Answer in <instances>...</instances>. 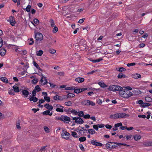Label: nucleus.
Returning <instances> with one entry per match:
<instances>
[{
    "label": "nucleus",
    "mask_w": 152,
    "mask_h": 152,
    "mask_svg": "<svg viewBox=\"0 0 152 152\" xmlns=\"http://www.w3.org/2000/svg\"><path fill=\"white\" fill-rule=\"evenodd\" d=\"M119 94L124 98H128L132 96L133 94L129 90L122 89L119 91Z\"/></svg>",
    "instance_id": "1"
},
{
    "label": "nucleus",
    "mask_w": 152,
    "mask_h": 152,
    "mask_svg": "<svg viewBox=\"0 0 152 152\" xmlns=\"http://www.w3.org/2000/svg\"><path fill=\"white\" fill-rule=\"evenodd\" d=\"M128 115L125 113H117L111 115L110 118L112 119H116L118 118H122L128 116Z\"/></svg>",
    "instance_id": "2"
},
{
    "label": "nucleus",
    "mask_w": 152,
    "mask_h": 152,
    "mask_svg": "<svg viewBox=\"0 0 152 152\" xmlns=\"http://www.w3.org/2000/svg\"><path fill=\"white\" fill-rule=\"evenodd\" d=\"M123 88L120 86L116 85H113L109 86L108 89L113 91H121Z\"/></svg>",
    "instance_id": "3"
},
{
    "label": "nucleus",
    "mask_w": 152,
    "mask_h": 152,
    "mask_svg": "<svg viewBox=\"0 0 152 152\" xmlns=\"http://www.w3.org/2000/svg\"><path fill=\"white\" fill-rule=\"evenodd\" d=\"M115 142H108L105 145L107 149L109 150H111L113 148H115L117 146V145H115Z\"/></svg>",
    "instance_id": "4"
},
{
    "label": "nucleus",
    "mask_w": 152,
    "mask_h": 152,
    "mask_svg": "<svg viewBox=\"0 0 152 152\" xmlns=\"http://www.w3.org/2000/svg\"><path fill=\"white\" fill-rule=\"evenodd\" d=\"M35 37L36 41L39 42H40L43 39L42 34L40 33H37L35 34Z\"/></svg>",
    "instance_id": "5"
},
{
    "label": "nucleus",
    "mask_w": 152,
    "mask_h": 152,
    "mask_svg": "<svg viewBox=\"0 0 152 152\" xmlns=\"http://www.w3.org/2000/svg\"><path fill=\"white\" fill-rule=\"evenodd\" d=\"M72 119L73 121H75V123L80 124H83L84 122L83 120L79 117H73Z\"/></svg>",
    "instance_id": "6"
},
{
    "label": "nucleus",
    "mask_w": 152,
    "mask_h": 152,
    "mask_svg": "<svg viewBox=\"0 0 152 152\" xmlns=\"http://www.w3.org/2000/svg\"><path fill=\"white\" fill-rule=\"evenodd\" d=\"M41 78L40 80V83L42 85H45L48 83L46 77L44 75L42 74Z\"/></svg>",
    "instance_id": "7"
},
{
    "label": "nucleus",
    "mask_w": 152,
    "mask_h": 152,
    "mask_svg": "<svg viewBox=\"0 0 152 152\" xmlns=\"http://www.w3.org/2000/svg\"><path fill=\"white\" fill-rule=\"evenodd\" d=\"M7 21L9 22L10 24L12 26H14L15 23V21L14 18L12 16H10Z\"/></svg>",
    "instance_id": "8"
},
{
    "label": "nucleus",
    "mask_w": 152,
    "mask_h": 152,
    "mask_svg": "<svg viewBox=\"0 0 152 152\" xmlns=\"http://www.w3.org/2000/svg\"><path fill=\"white\" fill-rule=\"evenodd\" d=\"M70 135V134L66 131H63V133L61 134L62 137L66 140L69 139Z\"/></svg>",
    "instance_id": "9"
},
{
    "label": "nucleus",
    "mask_w": 152,
    "mask_h": 152,
    "mask_svg": "<svg viewBox=\"0 0 152 152\" xmlns=\"http://www.w3.org/2000/svg\"><path fill=\"white\" fill-rule=\"evenodd\" d=\"M83 104L86 105H91L92 106H94L95 105V103L94 102L89 100H85L83 102Z\"/></svg>",
    "instance_id": "10"
},
{
    "label": "nucleus",
    "mask_w": 152,
    "mask_h": 152,
    "mask_svg": "<svg viewBox=\"0 0 152 152\" xmlns=\"http://www.w3.org/2000/svg\"><path fill=\"white\" fill-rule=\"evenodd\" d=\"M56 111L57 112L61 113H62L63 112L64 110L63 109L64 107L63 106H61L59 104H56Z\"/></svg>",
    "instance_id": "11"
},
{
    "label": "nucleus",
    "mask_w": 152,
    "mask_h": 152,
    "mask_svg": "<svg viewBox=\"0 0 152 152\" xmlns=\"http://www.w3.org/2000/svg\"><path fill=\"white\" fill-rule=\"evenodd\" d=\"M91 143L93 145L96 146H101L102 145V143L97 142L96 140H91Z\"/></svg>",
    "instance_id": "12"
},
{
    "label": "nucleus",
    "mask_w": 152,
    "mask_h": 152,
    "mask_svg": "<svg viewBox=\"0 0 152 152\" xmlns=\"http://www.w3.org/2000/svg\"><path fill=\"white\" fill-rule=\"evenodd\" d=\"M70 120V119L69 117L65 115H62V121L66 123H69Z\"/></svg>",
    "instance_id": "13"
},
{
    "label": "nucleus",
    "mask_w": 152,
    "mask_h": 152,
    "mask_svg": "<svg viewBox=\"0 0 152 152\" xmlns=\"http://www.w3.org/2000/svg\"><path fill=\"white\" fill-rule=\"evenodd\" d=\"M21 92L23 95L24 96L25 98L27 97L29 94V92L26 89L22 90Z\"/></svg>",
    "instance_id": "14"
},
{
    "label": "nucleus",
    "mask_w": 152,
    "mask_h": 152,
    "mask_svg": "<svg viewBox=\"0 0 152 152\" xmlns=\"http://www.w3.org/2000/svg\"><path fill=\"white\" fill-rule=\"evenodd\" d=\"M53 99L57 101H61L63 100V98L59 95H56L53 96Z\"/></svg>",
    "instance_id": "15"
},
{
    "label": "nucleus",
    "mask_w": 152,
    "mask_h": 152,
    "mask_svg": "<svg viewBox=\"0 0 152 152\" xmlns=\"http://www.w3.org/2000/svg\"><path fill=\"white\" fill-rule=\"evenodd\" d=\"M78 42H79V46H83L86 44L85 40L83 39H81L79 41V40H78Z\"/></svg>",
    "instance_id": "16"
},
{
    "label": "nucleus",
    "mask_w": 152,
    "mask_h": 152,
    "mask_svg": "<svg viewBox=\"0 0 152 152\" xmlns=\"http://www.w3.org/2000/svg\"><path fill=\"white\" fill-rule=\"evenodd\" d=\"M132 77L133 78L135 79H137L141 78V75L138 73L133 74L132 75Z\"/></svg>",
    "instance_id": "17"
},
{
    "label": "nucleus",
    "mask_w": 152,
    "mask_h": 152,
    "mask_svg": "<svg viewBox=\"0 0 152 152\" xmlns=\"http://www.w3.org/2000/svg\"><path fill=\"white\" fill-rule=\"evenodd\" d=\"M44 106L46 109L50 111L52 110L53 109V107L52 105H49L48 104H45L44 105Z\"/></svg>",
    "instance_id": "18"
},
{
    "label": "nucleus",
    "mask_w": 152,
    "mask_h": 152,
    "mask_svg": "<svg viewBox=\"0 0 152 152\" xmlns=\"http://www.w3.org/2000/svg\"><path fill=\"white\" fill-rule=\"evenodd\" d=\"M6 52V50L4 48H2L0 50V54L1 56H4Z\"/></svg>",
    "instance_id": "19"
},
{
    "label": "nucleus",
    "mask_w": 152,
    "mask_h": 152,
    "mask_svg": "<svg viewBox=\"0 0 152 152\" xmlns=\"http://www.w3.org/2000/svg\"><path fill=\"white\" fill-rule=\"evenodd\" d=\"M75 80L79 83H81L84 81V79L83 77H77L75 79Z\"/></svg>",
    "instance_id": "20"
},
{
    "label": "nucleus",
    "mask_w": 152,
    "mask_h": 152,
    "mask_svg": "<svg viewBox=\"0 0 152 152\" xmlns=\"http://www.w3.org/2000/svg\"><path fill=\"white\" fill-rule=\"evenodd\" d=\"M42 114L44 115H48L50 116H51L53 114L52 113H50V111L49 110H46L43 112Z\"/></svg>",
    "instance_id": "21"
},
{
    "label": "nucleus",
    "mask_w": 152,
    "mask_h": 152,
    "mask_svg": "<svg viewBox=\"0 0 152 152\" xmlns=\"http://www.w3.org/2000/svg\"><path fill=\"white\" fill-rule=\"evenodd\" d=\"M87 130L88 133L92 135L96 133V132L94 129H88Z\"/></svg>",
    "instance_id": "22"
},
{
    "label": "nucleus",
    "mask_w": 152,
    "mask_h": 152,
    "mask_svg": "<svg viewBox=\"0 0 152 152\" xmlns=\"http://www.w3.org/2000/svg\"><path fill=\"white\" fill-rule=\"evenodd\" d=\"M1 80L3 82L7 83H8V79L5 77H1L0 78Z\"/></svg>",
    "instance_id": "23"
},
{
    "label": "nucleus",
    "mask_w": 152,
    "mask_h": 152,
    "mask_svg": "<svg viewBox=\"0 0 152 152\" xmlns=\"http://www.w3.org/2000/svg\"><path fill=\"white\" fill-rule=\"evenodd\" d=\"M13 88L14 91L16 92H18L19 91V88L17 85H14Z\"/></svg>",
    "instance_id": "24"
},
{
    "label": "nucleus",
    "mask_w": 152,
    "mask_h": 152,
    "mask_svg": "<svg viewBox=\"0 0 152 152\" xmlns=\"http://www.w3.org/2000/svg\"><path fill=\"white\" fill-rule=\"evenodd\" d=\"M118 78H125L126 77V75L123 73H120L118 75Z\"/></svg>",
    "instance_id": "25"
},
{
    "label": "nucleus",
    "mask_w": 152,
    "mask_h": 152,
    "mask_svg": "<svg viewBox=\"0 0 152 152\" xmlns=\"http://www.w3.org/2000/svg\"><path fill=\"white\" fill-rule=\"evenodd\" d=\"M117 70L119 72H121L126 71V69L123 67H121L120 68L117 69Z\"/></svg>",
    "instance_id": "26"
},
{
    "label": "nucleus",
    "mask_w": 152,
    "mask_h": 152,
    "mask_svg": "<svg viewBox=\"0 0 152 152\" xmlns=\"http://www.w3.org/2000/svg\"><path fill=\"white\" fill-rule=\"evenodd\" d=\"M29 100L31 101H32L34 102H36L38 100V99L36 97L32 96L29 99Z\"/></svg>",
    "instance_id": "27"
},
{
    "label": "nucleus",
    "mask_w": 152,
    "mask_h": 152,
    "mask_svg": "<svg viewBox=\"0 0 152 152\" xmlns=\"http://www.w3.org/2000/svg\"><path fill=\"white\" fill-rule=\"evenodd\" d=\"M98 84L102 87L105 88L106 87V85L103 82H100L98 83Z\"/></svg>",
    "instance_id": "28"
},
{
    "label": "nucleus",
    "mask_w": 152,
    "mask_h": 152,
    "mask_svg": "<svg viewBox=\"0 0 152 152\" xmlns=\"http://www.w3.org/2000/svg\"><path fill=\"white\" fill-rule=\"evenodd\" d=\"M86 140V137L83 136L80 137L79 138V140L81 142H83L85 141Z\"/></svg>",
    "instance_id": "29"
},
{
    "label": "nucleus",
    "mask_w": 152,
    "mask_h": 152,
    "mask_svg": "<svg viewBox=\"0 0 152 152\" xmlns=\"http://www.w3.org/2000/svg\"><path fill=\"white\" fill-rule=\"evenodd\" d=\"M70 112H71L72 113V114L74 115H77L78 114V112L77 111L75 110H70Z\"/></svg>",
    "instance_id": "30"
},
{
    "label": "nucleus",
    "mask_w": 152,
    "mask_h": 152,
    "mask_svg": "<svg viewBox=\"0 0 152 152\" xmlns=\"http://www.w3.org/2000/svg\"><path fill=\"white\" fill-rule=\"evenodd\" d=\"M141 136L138 134H137L134 136L135 140L137 141L139 140L141 138Z\"/></svg>",
    "instance_id": "31"
},
{
    "label": "nucleus",
    "mask_w": 152,
    "mask_h": 152,
    "mask_svg": "<svg viewBox=\"0 0 152 152\" xmlns=\"http://www.w3.org/2000/svg\"><path fill=\"white\" fill-rule=\"evenodd\" d=\"M72 135L73 137L77 138H78L79 137V136L77 135V134L75 132H72Z\"/></svg>",
    "instance_id": "32"
},
{
    "label": "nucleus",
    "mask_w": 152,
    "mask_h": 152,
    "mask_svg": "<svg viewBox=\"0 0 152 152\" xmlns=\"http://www.w3.org/2000/svg\"><path fill=\"white\" fill-rule=\"evenodd\" d=\"M43 51L42 50H39V51H37L36 52V55L37 56H42V54L43 53Z\"/></svg>",
    "instance_id": "33"
},
{
    "label": "nucleus",
    "mask_w": 152,
    "mask_h": 152,
    "mask_svg": "<svg viewBox=\"0 0 152 152\" xmlns=\"http://www.w3.org/2000/svg\"><path fill=\"white\" fill-rule=\"evenodd\" d=\"M145 100L147 102H151L152 101V99L149 96L146 97L145 98Z\"/></svg>",
    "instance_id": "34"
},
{
    "label": "nucleus",
    "mask_w": 152,
    "mask_h": 152,
    "mask_svg": "<svg viewBox=\"0 0 152 152\" xmlns=\"http://www.w3.org/2000/svg\"><path fill=\"white\" fill-rule=\"evenodd\" d=\"M33 64H34V65L35 67H36L37 69H38L39 70H41V69L40 68V67L39 66V65L35 62L34 61L33 62Z\"/></svg>",
    "instance_id": "35"
},
{
    "label": "nucleus",
    "mask_w": 152,
    "mask_h": 152,
    "mask_svg": "<svg viewBox=\"0 0 152 152\" xmlns=\"http://www.w3.org/2000/svg\"><path fill=\"white\" fill-rule=\"evenodd\" d=\"M34 89L37 92H39L41 90L40 87L38 85L36 86Z\"/></svg>",
    "instance_id": "36"
},
{
    "label": "nucleus",
    "mask_w": 152,
    "mask_h": 152,
    "mask_svg": "<svg viewBox=\"0 0 152 152\" xmlns=\"http://www.w3.org/2000/svg\"><path fill=\"white\" fill-rule=\"evenodd\" d=\"M77 115L80 117H83L84 113L83 111H80L78 113V112Z\"/></svg>",
    "instance_id": "37"
},
{
    "label": "nucleus",
    "mask_w": 152,
    "mask_h": 152,
    "mask_svg": "<svg viewBox=\"0 0 152 152\" xmlns=\"http://www.w3.org/2000/svg\"><path fill=\"white\" fill-rule=\"evenodd\" d=\"M44 98L45 100L49 102L50 101V98L49 97L46 96H44Z\"/></svg>",
    "instance_id": "38"
},
{
    "label": "nucleus",
    "mask_w": 152,
    "mask_h": 152,
    "mask_svg": "<svg viewBox=\"0 0 152 152\" xmlns=\"http://www.w3.org/2000/svg\"><path fill=\"white\" fill-rule=\"evenodd\" d=\"M54 27V28L53 29V32L54 33H55L58 31V28L56 26H55Z\"/></svg>",
    "instance_id": "39"
},
{
    "label": "nucleus",
    "mask_w": 152,
    "mask_h": 152,
    "mask_svg": "<svg viewBox=\"0 0 152 152\" xmlns=\"http://www.w3.org/2000/svg\"><path fill=\"white\" fill-rule=\"evenodd\" d=\"M75 96V94L72 93H69L67 95V97L68 98L70 97H73Z\"/></svg>",
    "instance_id": "40"
},
{
    "label": "nucleus",
    "mask_w": 152,
    "mask_h": 152,
    "mask_svg": "<svg viewBox=\"0 0 152 152\" xmlns=\"http://www.w3.org/2000/svg\"><path fill=\"white\" fill-rule=\"evenodd\" d=\"M150 105V104L149 103H143V104H142V106L144 107H148Z\"/></svg>",
    "instance_id": "41"
},
{
    "label": "nucleus",
    "mask_w": 152,
    "mask_h": 152,
    "mask_svg": "<svg viewBox=\"0 0 152 152\" xmlns=\"http://www.w3.org/2000/svg\"><path fill=\"white\" fill-rule=\"evenodd\" d=\"M115 144H116V145L117 146V145H126L127 146H129V145H127L126 144L121 143H117V142H115Z\"/></svg>",
    "instance_id": "42"
},
{
    "label": "nucleus",
    "mask_w": 152,
    "mask_h": 152,
    "mask_svg": "<svg viewBox=\"0 0 152 152\" xmlns=\"http://www.w3.org/2000/svg\"><path fill=\"white\" fill-rule=\"evenodd\" d=\"M34 42L33 39L32 38H30L28 42L29 45H31L33 44Z\"/></svg>",
    "instance_id": "43"
},
{
    "label": "nucleus",
    "mask_w": 152,
    "mask_h": 152,
    "mask_svg": "<svg viewBox=\"0 0 152 152\" xmlns=\"http://www.w3.org/2000/svg\"><path fill=\"white\" fill-rule=\"evenodd\" d=\"M64 104L66 106H70L72 105V103L71 101H69L68 102H65L64 103Z\"/></svg>",
    "instance_id": "44"
},
{
    "label": "nucleus",
    "mask_w": 152,
    "mask_h": 152,
    "mask_svg": "<svg viewBox=\"0 0 152 152\" xmlns=\"http://www.w3.org/2000/svg\"><path fill=\"white\" fill-rule=\"evenodd\" d=\"M31 8V7L30 5H28L26 9V11L28 12H29L30 11Z\"/></svg>",
    "instance_id": "45"
},
{
    "label": "nucleus",
    "mask_w": 152,
    "mask_h": 152,
    "mask_svg": "<svg viewBox=\"0 0 152 152\" xmlns=\"http://www.w3.org/2000/svg\"><path fill=\"white\" fill-rule=\"evenodd\" d=\"M49 51L50 53L52 54L55 53L56 52L55 50L52 49H50L49 50Z\"/></svg>",
    "instance_id": "46"
},
{
    "label": "nucleus",
    "mask_w": 152,
    "mask_h": 152,
    "mask_svg": "<svg viewBox=\"0 0 152 152\" xmlns=\"http://www.w3.org/2000/svg\"><path fill=\"white\" fill-rule=\"evenodd\" d=\"M93 128L96 131L98 130L99 127L98 126V124L97 125H94L93 126Z\"/></svg>",
    "instance_id": "47"
},
{
    "label": "nucleus",
    "mask_w": 152,
    "mask_h": 152,
    "mask_svg": "<svg viewBox=\"0 0 152 152\" xmlns=\"http://www.w3.org/2000/svg\"><path fill=\"white\" fill-rule=\"evenodd\" d=\"M50 26L52 27H54L55 26V23L53 20H51L50 21Z\"/></svg>",
    "instance_id": "48"
},
{
    "label": "nucleus",
    "mask_w": 152,
    "mask_h": 152,
    "mask_svg": "<svg viewBox=\"0 0 152 152\" xmlns=\"http://www.w3.org/2000/svg\"><path fill=\"white\" fill-rule=\"evenodd\" d=\"M122 126V123H118L115 124V127H117V128L118 127L120 126Z\"/></svg>",
    "instance_id": "49"
},
{
    "label": "nucleus",
    "mask_w": 152,
    "mask_h": 152,
    "mask_svg": "<svg viewBox=\"0 0 152 152\" xmlns=\"http://www.w3.org/2000/svg\"><path fill=\"white\" fill-rule=\"evenodd\" d=\"M74 89L72 87H69V86H66V87L65 90H71Z\"/></svg>",
    "instance_id": "50"
},
{
    "label": "nucleus",
    "mask_w": 152,
    "mask_h": 152,
    "mask_svg": "<svg viewBox=\"0 0 152 152\" xmlns=\"http://www.w3.org/2000/svg\"><path fill=\"white\" fill-rule=\"evenodd\" d=\"M44 129L45 131L47 133H48L50 132L49 129L47 126L44 127Z\"/></svg>",
    "instance_id": "51"
},
{
    "label": "nucleus",
    "mask_w": 152,
    "mask_h": 152,
    "mask_svg": "<svg viewBox=\"0 0 152 152\" xmlns=\"http://www.w3.org/2000/svg\"><path fill=\"white\" fill-rule=\"evenodd\" d=\"M83 118L85 119H89L90 118V115L89 114H86L84 115Z\"/></svg>",
    "instance_id": "52"
},
{
    "label": "nucleus",
    "mask_w": 152,
    "mask_h": 152,
    "mask_svg": "<svg viewBox=\"0 0 152 152\" xmlns=\"http://www.w3.org/2000/svg\"><path fill=\"white\" fill-rule=\"evenodd\" d=\"M132 135H126V139L127 140H130L132 138Z\"/></svg>",
    "instance_id": "53"
},
{
    "label": "nucleus",
    "mask_w": 152,
    "mask_h": 152,
    "mask_svg": "<svg viewBox=\"0 0 152 152\" xmlns=\"http://www.w3.org/2000/svg\"><path fill=\"white\" fill-rule=\"evenodd\" d=\"M20 121H19L17 122L16 127L18 129H20Z\"/></svg>",
    "instance_id": "54"
},
{
    "label": "nucleus",
    "mask_w": 152,
    "mask_h": 152,
    "mask_svg": "<svg viewBox=\"0 0 152 152\" xmlns=\"http://www.w3.org/2000/svg\"><path fill=\"white\" fill-rule=\"evenodd\" d=\"M38 81V80L36 78L32 80V83L34 84H35Z\"/></svg>",
    "instance_id": "55"
},
{
    "label": "nucleus",
    "mask_w": 152,
    "mask_h": 152,
    "mask_svg": "<svg viewBox=\"0 0 152 152\" xmlns=\"http://www.w3.org/2000/svg\"><path fill=\"white\" fill-rule=\"evenodd\" d=\"M74 92L76 94H78L80 92V89H74Z\"/></svg>",
    "instance_id": "56"
},
{
    "label": "nucleus",
    "mask_w": 152,
    "mask_h": 152,
    "mask_svg": "<svg viewBox=\"0 0 152 152\" xmlns=\"http://www.w3.org/2000/svg\"><path fill=\"white\" fill-rule=\"evenodd\" d=\"M34 23L36 24H38L39 23V20L36 18H35L34 19Z\"/></svg>",
    "instance_id": "57"
},
{
    "label": "nucleus",
    "mask_w": 152,
    "mask_h": 152,
    "mask_svg": "<svg viewBox=\"0 0 152 152\" xmlns=\"http://www.w3.org/2000/svg\"><path fill=\"white\" fill-rule=\"evenodd\" d=\"M136 64L135 63H128L127 64L128 66H134Z\"/></svg>",
    "instance_id": "58"
},
{
    "label": "nucleus",
    "mask_w": 152,
    "mask_h": 152,
    "mask_svg": "<svg viewBox=\"0 0 152 152\" xmlns=\"http://www.w3.org/2000/svg\"><path fill=\"white\" fill-rule=\"evenodd\" d=\"M98 127L100 128H103L104 126V125L103 124H98Z\"/></svg>",
    "instance_id": "59"
},
{
    "label": "nucleus",
    "mask_w": 152,
    "mask_h": 152,
    "mask_svg": "<svg viewBox=\"0 0 152 152\" xmlns=\"http://www.w3.org/2000/svg\"><path fill=\"white\" fill-rule=\"evenodd\" d=\"M138 103L139 104H141V106H142V104H143V102L142 100H140L138 101L137 103Z\"/></svg>",
    "instance_id": "60"
},
{
    "label": "nucleus",
    "mask_w": 152,
    "mask_h": 152,
    "mask_svg": "<svg viewBox=\"0 0 152 152\" xmlns=\"http://www.w3.org/2000/svg\"><path fill=\"white\" fill-rule=\"evenodd\" d=\"M56 120H59L62 121V115L60 117H56Z\"/></svg>",
    "instance_id": "61"
},
{
    "label": "nucleus",
    "mask_w": 152,
    "mask_h": 152,
    "mask_svg": "<svg viewBox=\"0 0 152 152\" xmlns=\"http://www.w3.org/2000/svg\"><path fill=\"white\" fill-rule=\"evenodd\" d=\"M58 74L61 76H63L64 75V72H58Z\"/></svg>",
    "instance_id": "62"
},
{
    "label": "nucleus",
    "mask_w": 152,
    "mask_h": 152,
    "mask_svg": "<svg viewBox=\"0 0 152 152\" xmlns=\"http://www.w3.org/2000/svg\"><path fill=\"white\" fill-rule=\"evenodd\" d=\"M48 83L50 84V86L51 88H54L56 86L55 85L51 82H49Z\"/></svg>",
    "instance_id": "63"
},
{
    "label": "nucleus",
    "mask_w": 152,
    "mask_h": 152,
    "mask_svg": "<svg viewBox=\"0 0 152 152\" xmlns=\"http://www.w3.org/2000/svg\"><path fill=\"white\" fill-rule=\"evenodd\" d=\"M85 20V18H83L82 19H80L79 20V21L78 22V23H82L84 21V20Z\"/></svg>",
    "instance_id": "64"
}]
</instances>
